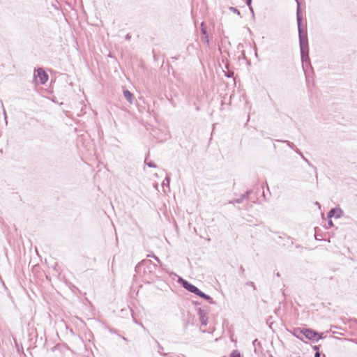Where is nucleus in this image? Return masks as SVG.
<instances>
[{"mask_svg":"<svg viewBox=\"0 0 357 357\" xmlns=\"http://www.w3.org/2000/svg\"><path fill=\"white\" fill-rule=\"evenodd\" d=\"M298 6H297V23H298V33H299V43H300V48H301V59L302 62H307L310 60L309 55H308V42H307V38L306 35H303L302 33V29H301V21L302 17L301 15V8H300V3L296 0Z\"/></svg>","mask_w":357,"mask_h":357,"instance_id":"1","label":"nucleus"},{"mask_svg":"<svg viewBox=\"0 0 357 357\" xmlns=\"http://www.w3.org/2000/svg\"><path fill=\"white\" fill-rule=\"evenodd\" d=\"M299 332L301 335H303L305 337H306L308 340H319V339H321V336L319 335V334L310 328H303L300 329Z\"/></svg>","mask_w":357,"mask_h":357,"instance_id":"2","label":"nucleus"},{"mask_svg":"<svg viewBox=\"0 0 357 357\" xmlns=\"http://www.w3.org/2000/svg\"><path fill=\"white\" fill-rule=\"evenodd\" d=\"M178 282L182 284V286L185 289H187L188 291H189L191 293H193V294L197 295L198 292L199 291V289L197 287H195V285L190 284V282H188V281H186L182 278H180L178 280Z\"/></svg>","mask_w":357,"mask_h":357,"instance_id":"3","label":"nucleus"},{"mask_svg":"<svg viewBox=\"0 0 357 357\" xmlns=\"http://www.w3.org/2000/svg\"><path fill=\"white\" fill-rule=\"evenodd\" d=\"M342 211L340 208H335L331 209L328 213V218L331 219L334 217L335 218H339L342 215Z\"/></svg>","mask_w":357,"mask_h":357,"instance_id":"4","label":"nucleus"},{"mask_svg":"<svg viewBox=\"0 0 357 357\" xmlns=\"http://www.w3.org/2000/svg\"><path fill=\"white\" fill-rule=\"evenodd\" d=\"M37 77L39 78L40 82L43 84L48 79L47 74L42 68H38L37 70Z\"/></svg>","mask_w":357,"mask_h":357,"instance_id":"5","label":"nucleus"},{"mask_svg":"<svg viewBox=\"0 0 357 357\" xmlns=\"http://www.w3.org/2000/svg\"><path fill=\"white\" fill-rule=\"evenodd\" d=\"M123 96L125 97V98L130 103L132 104V100H133V96L132 94V93L127 90V89H125L123 90Z\"/></svg>","mask_w":357,"mask_h":357,"instance_id":"6","label":"nucleus"},{"mask_svg":"<svg viewBox=\"0 0 357 357\" xmlns=\"http://www.w3.org/2000/svg\"><path fill=\"white\" fill-rule=\"evenodd\" d=\"M197 296H199V297H201V298L208 301L210 303H214L213 301V298L210 296L204 294V292H202L200 290L198 292Z\"/></svg>","mask_w":357,"mask_h":357,"instance_id":"7","label":"nucleus"},{"mask_svg":"<svg viewBox=\"0 0 357 357\" xmlns=\"http://www.w3.org/2000/svg\"><path fill=\"white\" fill-rule=\"evenodd\" d=\"M199 314H200L199 319H200L202 324L204 326H206L208 324L207 317L206 316V314L204 313H203L202 310L199 311Z\"/></svg>","mask_w":357,"mask_h":357,"instance_id":"8","label":"nucleus"},{"mask_svg":"<svg viewBox=\"0 0 357 357\" xmlns=\"http://www.w3.org/2000/svg\"><path fill=\"white\" fill-rule=\"evenodd\" d=\"M169 182H170V178L169 176H167L162 183V188H165V187H167L169 188Z\"/></svg>","mask_w":357,"mask_h":357,"instance_id":"9","label":"nucleus"},{"mask_svg":"<svg viewBox=\"0 0 357 357\" xmlns=\"http://www.w3.org/2000/svg\"><path fill=\"white\" fill-rule=\"evenodd\" d=\"M251 192H252L251 190H248L246 192H245L244 194H243L241 197L242 200L243 201L244 199H247L249 195L251 193Z\"/></svg>","mask_w":357,"mask_h":357,"instance_id":"10","label":"nucleus"},{"mask_svg":"<svg viewBox=\"0 0 357 357\" xmlns=\"http://www.w3.org/2000/svg\"><path fill=\"white\" fill-rule=\"evenodd\" d=\"M251 3H252V0H246V4L249 6L250 11H251L252 15L254 16V10L251 6Z\"/></svg>","mask_w":357,"mask_h":357,"instance_id":"11","label":"nucleus"},{"mask_svg":"<svg viewBox=\"0 0 357 357\" xmlns=\"http://www.w3.org/2000/svg\"><path fill=\"white\" fill-rule=\"evenodd\" d=\"M229 10L231 11H232L233 13L237 14L238 15H241V13L239 12V10L237 8H236L234 7H230Z\"/></svg>","mask_w":357,"mask_h":357,"instance_id":"12","label":"nucleus"},{"mask_svg":"<svg viewBox=\"0 0 357 357\" xmlns=\"http://www.w3.org/2000/svg\"><path fill=\"white\" fill-rule=\"evenodd\" d=\"M201 31H202V33H203V35H206L207 34L206 28L204 27V22H202L201 24Z\"/></svg>","mask_w":357,"mask_h":357,"instance_id":"13","label":"nucleus"},{"mask_svg":"<svg viewBox=\"0 0 357 357\" xmlns=\"http://www.w3.org/2000/svg\"><path fill=\"white\" fill-rule=\"evenodd\" d=\"M243 202V200L240 197L238 199H234L233 201H230L229 203L230 204H235V203H237V204H241Z\"/></svg>","mask_w":357,"mask_h":357,"instance_id":"14","label":"nucleus"},{"mask_svg":"<svg viewBox=\"0 0 357 357\" xmlns=\"http://www.w3.org/2000/svg\"><path fill=\"white\" fill-rule=\"evenodd\" d=\"M230 357H241V354H240V353H239L238 351H234L231 353V354Z\"/></svg>","mask_w":357,"mask_h":357,"instance_id":"15","label":"nucleus"},{"mask_svg":"<svg viewBox=\"0 0 357 357\" xmlns=\"http://www.w3.org/2000/svg\"><path fill=\"white\" fill-rule=\"evenodd\" d=\"M145 163L146 164V165H148L149 167H156V165H155L154 162L150 161V162H146V160H145Z\"/></svg>","mask_w":357,"mask_h":357,"instance_id":"16","label":"nucleus"},{"mask_svg":"<svg viewBox=\"0 0 357 357\" xmlns=\"http://www.w3.org/2000/svg\"><path fill=\"white\" fill-rule=\"evenodd\" d=\"M202 40L207 44V45H209V40L207 34L204 35V37L202 38Z\"/></svg>","mask_w":357,"mask_h":357,"instance_id":"17","label":"nucleus"},{"mask_svg":"<svg viewBox=\"0 0 357 357\" xmlns=\"http://www.w3.org/2000/svg\"><path fill=\"white\" fill-rule=\"evenodd\" d=\"M246 285L252 287L255 290L256 289L255 285L252 282H247Z\"/></svg>","mask_w":357,"mask_h":357,"instance_id":"18","label":"nucleus"},{"mask_svg":"<svg viewBox=\"0 0 357 357\" xmlns=\"http://www.w3.org/2000/svg\"><path fill=\"white\" fill-rule=\"evenodd\" d=\"M314 349L318 350L317 347V346L314 347ZM314 357H320V353L319 352V351H317V352L314 354Z\"/></svg>","mask_w":357,"mask_h":357,"instance_id":"19","label":"nucleus"},{"mask_svg":"<svg viewBox=\"0 0 357 357\" xmlns=\"http://www.w3.org/2000/svg\"><path fill=\"white\" fill-rule=\"evenodd\" d=\"M287 145H288L290 148H291V149H294V144H292V143H291L290 142H288V141L287 142Z\"/></svg>","mask_w":357,"mask_h":357,"instance_id":"20","label":"nucleus"},{"mask_svg":"<svg viewBox=\"0 0 357 357\" xmlns=\"http://www.w3.org/2000/svg\"><path fill=\"white\" fill-rule=\"evenodd\" d=\"M301 158H302V159H303V160H305V162H306L309 165H310V162H309V160H308L307 158H305L304 157V155H302V157H301Z\"/></svg>","mask_w":357,"mask_h":357,"instance_id":"21","label":"nucleus"},{"mask_svg":"<svg viewBox=\"0 0 357 357\" xmlns=\"http://www.w3.org/2000/svg\"><path fill=\"white\" fill-rule=\"evenodd\" d=\"M328 224L331 227L333 225V222H332V220H329L328 221Z\"/></svg>","mask_w":357,"mask_h":357,"instance_id":"22","label":"nucleus"},{"mask_svg":"<svg viewBox=\"0 0 357 357\" xmlns=\"http://www.w3.org/2000/svg\"><path fill=\"white\" fill-rule=\"evenodd\" d=\"M130 38V36L129 34H128L126 36V40H129Z\"/></svg>","mask_w":357,"mask_h":357,"instance_id":"23","label":"nucleus"},{"mask_svg":"<svg viewBox=\"0 0 357 357\" xmlns=\"http://www.w3.org/2000/svg\"><path fill=\"white\" fill-rule=\"evenodd\" d=\"M257 342V339H256V340H255L253 341V342H252L253 345H255Z\"/></svg>","mask_w":357,"mask_h":357,"instance_id":"24","label":"nucleus"},{"mask_svg":"<svg viewBox=\"0 0 357 357\" xmlns=\"http://www.w3.org/2000/svg\"><path fill=\"white\" fill-rule=\"evenodd\" d=\"M315 204H316V206H318L319 207H320V205L317 202Z\"/></svg>","mask_w":357,"mask_h":357,"instance_id":"25","label":"nucleus"},{"mask_svg":"<svg viewBox=\"0 0 357 357\" xmlns=\"http://www.w3.org/2000/svg\"><path fill=\"white\" fill-rule=\"evenodd\" d=\"M154 258H155L158 261H159V259H158L157 257H154Z\"/></svg>","mask_w":357,"mask_h":357,"instance_id":"26","label":"nucleus"},{"mask_svg":"<svg viewBox=\"0 0 357 357\" xmlns=\"http://www.w3.org/2000/svg\"><path fill=\"white\" fill-rule=\"evenodd\" d=\"M298 153H299L300 156H301V157H302V155H303L301 152H299Z\"/></svg>","mask_w":357,"mask_h":357,"instance_id":"27","label":"nucleus"},{"mask_svg":"<svg viewBox=\"0 0 357 357\" xmlns=\"http://www.w3.org/2000/svg\"><path fill=\"white\" fill-rule=\"evenodd\" d=\"M158 345L159 348H162V347L160 346V344L159 343H158Z\"/></svg>","mask_w":357,"mask_h":357,"instance_id":"28","label":"nucleus"}]
</instances>
